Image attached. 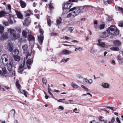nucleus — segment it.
I'll use <instances>...</instances> for the list:
<instances>
[{
  "label": "nucleus",
  "mask_w": 123,
  "mask_h": 123,
  "mask_svg": "<svg viewBox=\"0 0 123 123\" xmlns=\"http://www.w3.org/2000/svg\"><path fill=\"white\" fill-rule=\"evenodd\" d=\"M8 31L9 32L10 36L12 39H16L20 37V35L18 31L11 28L8 29Z\"/></svg>",
  "instance_id": "obj_2"
},
{
  "label": "nucleus",
  "mask_w": 123,
  "mask_h": 123,
  "mask_svg": "<svg viewBox=\"0 0 123 123\" xmlns=\"http://www.w3.org/2000/svg\"><path fill=\"white\" fill-rule=\"evenodd\" d=\"M23 93L24 94L25 97H27V95L28 94V92L25 90H24L23 91Z\"/></svg>",
  "instance_id": "obj_36"
},
{
  "label": "nucleus",
  "mask_w": 123,
  "mask_h": 123,
  "mask_svg": "<svg viewBox=\"0 0 123 123\" xmlns=\"http://www.w3.org/2000/svg\"><path fill=\"white\" fill-rule=\"evenodd\" d=\"M0 89L1 91H6V90L3 87H1Z\"/></svg>",
  "instance_id": "obj_63"
},
{
  "label": "nucleus",
  "mask_w": 123,
  "mask_h": 123,
  "mask_svg": "<svg viewBox=\"0 0 123 123\" xmlns=\"http://www.w3.org/2000/svg\"><path fill=\"white\" fill-rule=\"evenodd\" d=\"M115 119L114 117H113L111 121L109 122V123H113L115 121Z\"/></svg>",
  "instance_id": "obj_50"
},
{
  "label": "nucleus",
  "mask_w": 123,
  "mask_h": 123,
  "mask_svg": "<svg viewBox=\"0 0 123 123\" xmlns=\"http://www.w3.org/2000/svg\"><path fill=\"white\" fill-rule=\"evenodd\" d=\"M96 52L95 49L93 48H92L91 50V52L92 54H94Z\"/></svg>",
  "instance_id": "obj_48"
},
{
  "label": "nucleus",
  "mask_w": 123,
  "mask_h": 123,
  "mask_svg": "<svg viewBox=\"0 0 123 123\" xmlns=\"http://www.w3.org/2000/svg\"><path fill=\"white\" fill-rule=\"evenodd\" d=\"M88 80L86 78H84L83 79V82L85 84H87L88 83Z\"/></svg>",
  "instance_id": "obj_47"
},
{
  "label": "nucleus",
  "mask_w": 123,
  "mask_h": 123,
  "mask_svg": "<svg viewBox=\"0 0 123 123\" xmlns=\"http://www.w3.org/2000/svg\"><path fill=\"white\" fill-rule=\"evenodd\" d=\"M73 16V15L72 14V13H69L67 15V17L68 18H69L71 16Z\"/></svg>",
  "instance_id": "obj_54"
},
{
  "label": "nucleus",
  "mask_w": 123,
  "mask_h": 123,
  "mask_svg": "<svg viewBox=\"0 0 123 123\" xmlns=\"http://www.w3.org/2000/svg\"><path fill=\"white\" fill-rule=\"evenodd\" d=\"M20 3L21 7L22 8L25 7L26 6V3L22 0H20Z\"/></svg>",
  "instance_id": "obj_21"
},
{
  "label": "nucleus",
  "mask_w": 123,
  "mask_h": 123,
  "mask_svg": "<svg viewBox=\"0 0 123 123\" xmlns=\"http://www.w3.org/2000/svg\"><path fill=\"white\" fill-rule=\"evenodd\" d=\"M118 26H119L121 27H123V25L122 23H119L118 24Z\"/></svg>",
  "instance_id": "obj_62"
},
{
  "label": "nucleus",
  "mask_w": 123,
  "mask_h": 123,
  "mask_svg": "<svg viewBox=\"0 0 123 123\" xmlns=\"http://www.w3.org/2000/svg\"><path fill=\"white\" fill-rule=\"evenodd\" d=\"M51 35L53 36L57 35V33H52Z\"/></svg>",
  "instance_id": "obj_64"
},
{
  "label": "nucleus",
  "mask_w": 123,
  "mask_h": 123,
  "mask_svg": "<svg viewBox=\"0 0 123 123\" xmlns=\"http://www.w3.org/2000/svg\"><path fill=\"white\" fill-rule=\"evenodd\" d=\"M71 86L73 88H77L78 87L75 84L72 82V83Z\"/></svg>",
  "instance_id": "obj_37"
},
{
  "label": "nucleus",
  "mask_w": 123,
  "mask_h": 123,
  "mask_svg": "<svg viewBox=\"0 0 123 123\" xmlns=\"http://www.w3.org/2000/svg\"><path fill=\"white\" fill-rule=\"evenodd\" d=\"M72 4L70 3H66L63 5V8L69 9L71 7Z\"/></svg>",
  "instance_id": "obj_16"
},
{
  "label": "nucleus",
  "mask_w": 123,
  "mask_h": 123,
  "mask_svg": "<svg viewBox=\"0 0 123 123\" xmlns=\"http://www.w3.org/2000/svg\"><path fill=\"white\" fill-rule=\"evenodd\" d=\"M118 10L119 11L121 12H123V8H121L118 7Z\"/></svg>",
  "instance_id": "obj_57"
},
{
  "label": "nucleus",
  "mask_w": 123,
  "mask_h": 123,
  "mask_svg": "<svg viewBox=\"0 0 123 123\" xmlns=\"http://www.w3.org/2000/svg\"><path fill=\"white\" fill-rule=\"evenodd\" d=\"M102 117H100L99 118L98 120L99 121H100L101 122V123H106L107 120H104V119H100V118Z\"/></svg>",
  "instance_id": "obj_34"
},
{
  "label": "nucleus",
  "mask_w": 123,
  "mask_h": 123,
  "mask_svg": "<svg viewBox=\"0 0 123 123\" xmlns=\"http://www.w3.org/2000/svg\"><path fill=\"white\" fill-rule=\"evenodd\" d=\"M7 14L6 12L5 11L0 12V18L3 17Z\"/></svg>",
  "instance_id": "obj_26"
},
{
  "label": "nucleus",
  "mask_w": 123,
  "mask_h": 123,
  "mask_svg": "<svg viewBox=\"0 0 123 123\" xmlns=\"http://www.w3.org/2000/svg\"><path fill=\"white\" fill-rule=\"evenodd\" d=\"M69 11V12L71 11L72 12L73 16L74 17H75L77 15L80 13V10L79 7L75 8V7H74L70 9Z\"/></svg>",
  "instance_id": "obj_5"
},
{
  "label": "nucleus",
  "mask_w": 123,
  "mask_h": 123,
  "mask_svg": "<svg viewBox=\"0 0 123 123\" xmlns=\"http://www.w3.org/2000/svg\"><path fill=\"white\" fill-rule=\"evenodd\" d=\"M27 34V33L25 31H22V35L25 38L26 37Z\"/></svg>",
  "instance_id": "obj_35"
},
{
  "label": "nucleus",
  "mask_w": 123,
  "mask_h": 123,
  "mask_svg": "<svg viewBox=\"0 0 123 123\" xmlns=\"http://www.w3.org/2000/svg\"><path fill=\"white\" fill-rule=\"evenodd\" d=\"M33 61V60L32 58H31L27 60L26 63L27 66L28 68L29 69L30 68V66Z\"/></svg>",
  "instance_id": "obj_12"
},
{
  "label": "nucleus",
  "mask_w": 123,
  "mask_h": 123,
  "mask_svg": "<svg viewBox=\"0 0 123 123\" xmlns=\"http://www.w3.org/2000/svg\"><path fill=\"white\" fill-rule=\"evenodd\" d=\"M62 53L63 54L68 55L71 54L72 52L68 50L64 49L62 51Z\"/></svg>",
  "instance_id": "obj_19"
},
{
  "label": "nucleus",
  "mask_w": 123,
  "mask_h": 123,
  "mask_svg": "<svg viewBox=\"0 0 123 123\" xmlns=\"http://www.w3.org/2000/svg\"><path fill=\"white\" fill-rule=\"evenodd\" d=\"M3 24L5 26H7L9 25V23L7 21H3Z\"/></svg>",
  "instance_id": "obj_44"
},
{
  "label": "nucleus",
  "mask_w": 123,
  "mask_h": 123,
  "mask_svg": "<svg viewBox=\"0 0 123 123\" xmlns=\"http://www.w3.org/2000/svg\"><path fill=\"white\" fill-rule=\"evenodd\" d=\"M88 83L89 84H91L92 82V80L91 79L88 80Z\"/></svg>",
  "instance_id": "obj_51"
},
{
  "label": "nucleus",
  "mask_w": 123,
  "mask_h": 123,
  "mask_svg": "<svg viewBox=\"0 0 123 123\" xmlns=\"http://www.w3.org/2000/svg\"><path fill=\"white\" fill-rule=\"evenodd\" d=\"M30 11L29 10H28L27 11H25V16L27 17L30 16Z\"/></svg>",
  "instance_id": "obj_32"
},
{
  "label": "nucleus",
  "mask_w": 123,
  "mask_h": 123,
  "mask_svg": "<svg viewBox=\"0 0 123 123\" xmlns=\"http://www.w3.org/2000/svg\"><path fill=\"white\" fill-rule=\"evenodd\" d=\"M3 72V74H6V68H3L2 69Z\"/></svg>",
  "instance_id": "obj_45"
},
{
  "label": "nucleus",
  "mask_w": 123,
  "mask_h": 123,
  "mask_svg": "<svg viewBox=\"0 0 123 123\" xmlns=\"http://www.w3.org/2000/svg\"><path fill=\"white\" fill-rule=\"evenodd\" d=\"M8 21L9 24L11 25H12L13 24V22L12 19V18L10 17L8 18Z\"/></svg>",
  "instance_id": "obj_30"
},
{
  "label": "nucleus",
  "mask_w": 123,
  "mask_h": 123,
  "mask_svg": "<svg viewBox=\"0 0 123 123\" xmlns=\"http://www.w3.org/2000/svg\"><path fill=\"white\" fill-rule=\"evenodd\" d=\"M80 10V13H83L85 12L87 10L88 6H81L79 8Z\"/></svg>",
  "instance_id": "obj_13"
},
{
  "label": "nucleus",
  "mask_w": 123,
  "mask_h": 123,
  "mask_svg": "<svg viewBox=\"0 0 123 123\" xmlns=\"http://www.w3.org/2000/svg\"><path fill=\"white\" fill-rule=\"evenodd\" d=\"M7 9L9 10V12L11 11V6L10 5H8Z\"/></svg>",
  "instance_id": "obj_52"
},
{
  "label": "nucleus",
  "mask_w": 123,
  "mask_h": 123,
  "mask_svg": "<svg viewBox=\"0 0 123 123\" xmlns=\"http://www.w3.org/2000/svg\"><path fill=\"white\" fill-rule=\"evenodd\" d=\"M81 87L83 89H85L86 91H88V89L86 86H84L82 85L81 86Z\"/></svg>",
  "instance_id": "obj_53"
},
{
  "label": "nucleus",
  "mask_w": 123,
  "mask_h": 123,
  "mask_svg": "<svg viewBox=\"0 0 123 123\" xmlns=\"http://www.w3.org/2000/svg\"><path fill=\"white\" fill-rule=\"evenodd\" d=\"M98 22L96 20H95L94 22V25L95 28L96 29H97L98 28L97 26Z\"/></svg>",
  "instance_id": "obj_38"
},
{
  "label": "nucleus",
  "mask_w": 123,
  "mask_h": 123,
  "mask_svg": "<svg viewBox=\"0 0 123 123\" xmlns=\"http://www.w3.org/2000/svg\"><path fill=\"white\" fill-rule=\"evenodd\" d=\"M116 120L118 122V123H121L120 120L119 119L118 117H117L116 119Z\"/></svg>",
  "instance_id": "obj_58"
},
{
  "label": "nucleus",
  "mask_w": 123,
  "mask_h": 123,
  "mask_svg": "<svg viewBox=\"0 0 123 123\" xmlns=\"http://www.w3.org/2000/svg\"><path fill=\"white\" fill-rule=\"evenodd\" d=\"M47 23L49 26H50L51 24V22L50 17H48L47 18Z\"/></svg>",
  "instance_id": "obj_29"
},
{
  "label": "nucleus",
  "mask_w": 123,
  "mask_h": 123,
  "mask_svg": "<svg viewBox=\"0 0 123 123\" xmlns=\"http://www.w3.org/2000/svg\"><path fill=\"white\" fill-rule=\"evenodd\" d=\"M11 113L12 115H13V116H14L15 113V109H12L11 111Z\"/></svg>",
  "instance_id": "obj_43"
},
{
  "label": "nucleus",
  "mask_w": 123,
  "mask_h": 123,
  "mask_svg": "<svg viewBox=\"0 0 123 123\" xmlns=\"http://www.w3.org/2000/svg\"><path fill=\"white\" fill-rule=\"evenodd\" d=\"M4 28L2 26H0V32L1 34H2L4 31Z\"/></svg>",
  "instance_id": "obj_41"
},
{
  "label": "nucleus",
  "mask_w": 123,
  "mask_h": 123,
  "mask_svg": "<svg viewBox=\"0 0 123 123\" xmlns=\"http://www.w3.org/2000/svg\"><path fill=\"white\" fill-rule=\"evenodd\" d=\"M107 107L109 108L110 109H111L113 111H115L116 110V109L114 107L109 106H107Z\"/></svg>",
  "instance_id": "obj_49"
},
{
  "label": "nucleus",
  "mask_w": 123,
  "mask_h": 123,
  "mask_svg": "<svg viewBox=\"0 0 123 123\" xmlns=\"http://www.w3.org/2000/svg\"><path fill=\"white\" fill-rule=\"evenodd\" d=\"M14 52L15 53V54L18 55L19 53V51L18 49L15 50L14 51Z\"/></svg>",
  "instance_id": "obj_55"
},
{
  "label": "nucleus",
  "mask_w": 123,
  "mask_h": 123,
  "mask_svg": "<svg viewBox=\"0 0 123 123\" xmlns=\"http://www.w3.org/2000/svg\"><path fill=\"white\" fill-rule=\"evenodd\" d=\"M28 40L30 44V46L32 49L33 48L34 45V37L31 35H29L28 36Z\"/></svg>",
  "instance_id": "obj_7"
},
{
  "label": "nucleus",
  "mask_w": 123,
  "mask_h": 123,
  "mask_svg": "<svg viewBox=\"0 0 123 123\" xmlns=\"http://www.w3.org/2000/svg\"><path fill=\"white\" fill-rule=\"evenodd\" d=\"M15 12L17 17L21 19H23V16L20 12L16 10L15 11Z\"/></svg>",
  "instance_id": "obj_17"
},
{
  "label": "nucleus",
  "mask_w": 123,
  "mask_h": 123,
  "mask_svg": "<svg viewBox=\"0 0 123 123\" xmlns=\"http://www.w3.org/2000/svg\"><path fill=\"white\" fill-rule=\"evenodd\" d=\"M77 108H75L73 110V111L76 113H79V112H76V111H77Z\"/></svg>",
  "instance_id": "obj_61"
},
{
  "label": "nucleus",
  "mask_w": 123,
  "mask_h": 123,
  "mask_svg": "<svg viewBox=\"0 0 123 123\" xmlns=\"http://www.w3.org/2000/svg\"><path fill=\"white\" fill-rule=\"evenodd\" d=\"M98 45L102 47H104L105 45V43L103 42L102 40L101 39H99L98 40Z\"/></svg>",
  "instance_id": "obj_15"
},
{
  "label": "nucleus",
  "mask_w": 123,
  "mask_h": 123,
  "mask_svg": "<svg viewBox=\"0 0 123 123\" xmlns=\"http://www.w3.org/2000/svg\"><path fill=\"white\" fill-rule=\"evenodd\" d=\"M105 26V23H102L99 25L98 27L97 28L100 30H101L104 29Z\"/></svg>",
  "instance_id": "obj_18"
},
{
  "label": "nucleus",
  "mask_w": 123,
  "mask_h": 123,
  "mask_svg": "<svg viewBox=\"0 0 123 123\" xmlns=\"http://www.w3.org/2000/svg\"><path fill=\"white\" fill-rule=\"evenodd\" d=\"M8 37V35L6 33H5L1 35V39L3 40L4 39H6Z\"/></svg>",
  "instance_id": "obj_22"
},
{
  "label": "nucleus",
  "mask_w": 123,
  "mask_h": 123,
  "mask_svg": "<svg viewBox=\"0 0 123 123\" xmlns=\"http://www.w3.org/2000/svg\"><path fill=\"white\" fill-rule=\"evenodd\" d=\"M49 7L50 10H51L52 9L54 8L53 4L51 3V2L49 4Z\"/></svg>",
  "instance_id": "obj_39"
},
{
  "label": "nucleus",
  "mask_w": 123,
  "mask_h": 123,
  "mask_svg": "<svg viewBox=\"0 0 123 123\" xmlns=\"http://www.w3.org/2000/svg\"><path fill=\"white\" fill-rule=\"evenodd\" d=\"M39 31L40 34L38 36V41L39 43L41 45H42L44 38L43 35V31L42 30L40 29H39Z\"/></svg>",
  "instance_id": "obj_4"
},
{
  "label": "nucleus",
  "mask_w": 123,
  "mask_h": 123,
  "mask_svg": "<svg viewBox=\"0 0 123 123\" xmlns=\"http://www.w3.org/2000/svg\"><path fill=\"white\" fill-rule=\"evenodd\" d=\"M117 60L121 64H123V59L122 57L119 55L117 57Z\"/></svg>",
  "instance_id": "obj_20"
},
{
  "label": "nucleus",
  "mask_w": 123,
  "mask_h": 123,
  "mask_svg": "<svg viewBox=\"0 0 123 123\" xmlns=\"http://www.w3.org/2000/svg\"><path fill=\"white\" fill-rule=\"evenodd\" d=\"M43 82V84H45L46 85L47 80L45 78H43L42 80Z\"/></svg>",
  "instance_id": "obj_46"
},
{
  "label": "nucleus",
  "mask_w": 123,
  "mask_h": 123,
  "mask_svg": "<svg viewBox=\"0 0 123 123\" xmlns=\"http://www.w3.org/2000/svg\"><path fill=\"white\" fill-rule=\"evenodd\" d=\"M74 29V28L73 27H69L68 28V31L71 33Z\"/></svg>",
  "instance_id": "obj_42"
},
{
  "label": "nucleus",
  "mask_w": 123,
  "mask_h": 123,
  "mask_svg": "<svg viewBox=\"0 0 123 123\" xmlns=\"http://www.w3.org/2000/svg\"><path fill=\"white\" fill-rule=\"evenodd\" d=\"M31 19L30 18H26L24 22V25L25 26H26L29 25L31 23Z\"/></svg>",
  "instance_id": "obj_11"
},
{
  "label": "nucleus",
  "mask_w": 123,
  "mask_h": 123,
  "mask_svg": "<svg viewBox=\"0 0 123 123\" xmlns=\"http://www.w3.org/2000/svg\"><path fill=\"white\" fill-rule=\"evenodd\" d=\"M110 33L107 31V32H105L103 33L100 36L101 38H104L108 37L110 34Z\"/></svg>",
  "instance_id": "obj_14"
},
{
  "label": "nucleus",
  "mask_w": 123,
  "mask_h": 123,
  "mask_svg": "<svg viewBox=\"0 0 123 123\" xmlns=\"http://www.w3.org/2000/svg\"><path fill=\"white\" fill-rule=\"evenodd\" d=\"M7 55L5 54L2 56V60L3 63L4 65L7 64V68L9 71H11L12 70V67H13V62L12 61H9L8 63Z\"/></svg>",
  "instance_id": "obj_1"
},
{
  "label": "nucleus",
  "mask_w": 123,
  "mask_h": 123,
  "mask_svg": "<svg viewBox=\"0 0 123 123\" xmlns=\"http://www.w3.org/2000/svg\"><path fill=\"white\" fill-rule=\"evenodd\" d=\"M113 43L114 45L118 47L121 46L122 45L121 42L118 40H116L114 41Z\"/></svg>",
  "instance_id": "obj_10"
},
{
  "label": "nucleus",
  "mask_w": 123,
  "mask_h": 123,
  "mask_svg": "<svg viewBox=\"0 0 123 123\" xmlns=\"http://www.w3.org/2000/svg\"><path fill=\"white\" fill-rule=\"evenodd\" d=\"M24 61L23 65L21 64L19 66L18 70V72L20 74H22V71L25 69L24 66L25 63V58H24Z\"/></svg>",
  "instance_id": "obj_8"
},
{
  "label": "nucleus",
  "mask_w": 123,
  "mask_h": 123,
  "mask_svg": "<svg viewBox=\"0 0 123 123\" xmlns=\"http://www.w3.org/2000/svg\"><path fill=\"white\" fill-rule=\"evenodd\" d=\"M85 37H86V40L87 41H88L89 40L90 37L89 35H88L87 36H85Z\"/></svg>",
  "instance_id": "obj_60"
},
{
  "label": "nucleus",
  "mask_w": 123,
  "mask_h": 123,
  "mask_svg": "<svg viewBox=\"0 0 123 123\" xmlns=\"http://www.w3.org/2000/svg\"><path fill=\"white\" fill-rule=\"evenodd\" d=\"M16 86L17 88L19 90L21 88V86L19 83L18 80H17L16 83Z\"/></svg>",
  "instance_id": "obj_31"
},
{
  "label": "nucleus",
  "mask_w": 123,
  "mask_h": 123,
  "mask_svg": "<svg viewBox=\"0 0 123 123\" xmlns=\"http://www.w3.org/2000/svg\"><path fill=\"white\" fill-rule=\"evenodd\" d=\"M58 108H59V109H60L62 110H63L64 109V108L63 107V106H61V105L59 106Z\"/></svg>",
  "instance_id": "obj_56"
},
{
  "label": "nucleus",
  "mask_w": 123,
  "mask_h": 123,
  "mask_svg": "<svg viewBox=\"0 0 123 123\" xmlns=\"http://www.w3.org/2000/svg\"><path fill=\"white\" fill-rule=\"evenodd\" d=\"M6 47L7 49L10 52H12L13 50V44L11 42L8 43Z\"/></svg>",
  "instance_id": "obj_9"
},
{
  "label": "nucleus",
  "mask_w": 123,
  "mask_h": 123,
  "mask_svg": "<svg viewBox=\"0 0 123 123\" xmlns=\"http://www.w3.org/2000/svg\"><path fill=\"white\" fill-rule=\"evenodd\" d=\"M14 59L16 61L19 62L20 60V56L18 55H14Z\"/></svg>",
  "instance_id": "obj_28"
},
{
  "label": "nucleus",
  "mask_w": 123,
  "mask_h": 123,
  "mask_svg": "<svg viewBox=\"0 0 123 123\" xmlns=\"http://www.w3.org/2000/svg\"><path fill=\"white\" fill-rule=\"evenodd\" d=\"M62 19L60 17H59L57 18L56 22L57 24L58 25H60L62 23Z\"/></svg>",
  "instance_id": "obj_27"
},
{
  "label": "nucleus",
  "mask_w": 123,
  "mask_h": 123,
  "mask_svg": "<svg viewBox=\"0 0 123 123\" xmlns=\"http://www.w3.org/2000/svg\"><path fill=\"white\" fill-rule=\"evenodd\" d=\"M69 1L70 2H77L78 1L77 0H69Z\"/></svg>",
  "instance_id": "obj_59"
},
{
  "label": "nucleus",
  "mask_w": 123,
  "mask_h": 123,
  "mask_svg": "<svg viewBox=\"0 0 123 123\" xmlns=\"http://www.w3.org/2000/svg\"><path fill=\"white\" fill-rule=\"evenodd\" d=\"M111 35H117L118 34L119 31L116 26L111 25L107 30Z\"/></svg>",
  "instance_id": "obj_3"
},
{
  "label": "nucleus",
  "mask_w": 123,
  "mask_h": 123,
  "mask_svg": "<svg viewBox=\"0 0 123 123\" xmlns=\"http://www.w3.org/2000/svg\"><path fill=\"white\" fill-rule=\"evenodd\" d=\"M69 58H67L66 59H62V60H61V62H63L64 63H65L66 62H67L69 60Z\"/></svg>",
  "instance_id": "obj_40"
},
{
  "label": "nucleus",
  "mask_w": 123,
  "mask_h": 123,
  "mask_svg": "<svg viewBox=\"0 0 123 123\" xmlns=\"http://www.w3.org/2000/svg\"><path fill=\"white\" fill-rule=\"evenodd\" d=\"M22 48L24 51V53H26V59L29 56H31V54L29 53L28 52V46L27 45L25 44L22 46Z\"/></svg>",
  "instance_id": "obj_6"
},
{
  "label": "nucleus",
  "mask_w": 123,
  "mask_h": 123,
  "mask_svg": "<svg viewBox=\"0 0 123 123\" xmlns=\"http://www.w3.org/2000/svg\"><path fill=\"white\" fill-rule=\"evenodd\" d=\"M103 2L104 4L105 5H107L108 4H110L112 3L111 0H108L106 1L105 0H103Z\"/></svg>",
  "instance_id": "obj_24"
},
{
  "label": "nucleus",
  "mask_w": 123,
  "mask_h": 123,
  "mask_svg": "<svg viewBox=\"0 0 123 123\" xmlns=\"http://www.w3.org/2000/svg\"><path fill=\"white\" fill-rule=\"evenodd\" d=\"M110 49L114 51H118L119 50V49L117 47H111Z\"/></svg>",
  "instance_id": "obj_25"
},
{
  "label": "nucleus",
  "mask_w": 123,
  "mask_h": 123,
  "mask_svg": "<svg viewBox=\"0 0 123 123\" xmlns=\"http://www.w3.org/2000/svg\"><path fill=\"white\" fill-rule=\"evenodd\" d=\"M15 71H14L13 72H11L9 74V76L10 77H12L13 76H15Z\"/></svg>",
  "instance_id": "obj_33"
},
{
  "label": "nucleus",
  "mask_w": 123,
  "mask_h": 123,
  "mask_svg": "<svg viewBox=\"0 0 123 123\" xmlns=\"http://www.w3.org/2000/svg\"><path fill=\"white\" fill-rule=\"evenodd\" d=\"M101 85L104 88H108L109 87V85L106 83H103L101 84Z\"/></svg>",
  "instance_id": "obj_23"
}]
</instances>
